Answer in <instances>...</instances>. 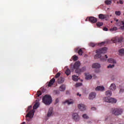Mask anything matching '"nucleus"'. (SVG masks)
Returning a JSON list of instances; mask_svg holds the SVG:
<instances>
[{
    "mask_svg": "<svg viewBox=\"0 0 124 124\" xmlns=\"http://www.w3.org/2000/svg\"><path fill=\"white\" fill-rule=\"evenodd\" d=\"M123 39H124L123 37H116L113 39V41L115 43L117 42H118V43H122V42H123Z\"/></svg>",
    "mask_w": 124,
    "mask_h": 124,
    "instance_id": "6e6552de",
    "label": "nucleus"
},
{
    "mask_svg": "<svg viewBox=\"0 0 124 124\" xmlns=\"http://www.w3.org/2000/svg\"><path fill=\"white\" fill-rule=\"evenodd\" d=\"M112 16V15H110V16Z\"/></svg>",
    "mask_w": 124,
    "mask_h": 124,
    "instance_id": "052dcab7",
    "label": "nucleus"
},
{
    "mask_svg": "<svg viewBox=\"0 0 124 124\" xmlns=\"http://www.w3.org/2000/svg\"><path fill=\"white\" fill-rule=\"evenodd\" d=\"M119 2H120V4H123V3H124V2H123V1L121 0H120L119 1Z\"/></svg>",
    "mask_w": 124,
    "mask_h": 124,
    "instance_id": "3c124183",
    "label": "nucleus"
},
{
    "mask_svg": "<svg viewBox=\"0 0 124 124\" xmlns=\"http://www.w3.org/2000/svg\"><path fill=\"white\" fill-rule=\"evenodd\" d=\"M43 102L46 105H50V104L52 103V97L49 95H45L43 97Z\"/></svg>",
    "mask_w": 124,
    "mask_h": 124,
    "instance_id": "7ed1b4c3",
    "label": "nucleus"
},
{
    "mask_svg": "<svg viewBox=\"0 0 124 124\" xmlns=\"http://www.w3.org/2000/svg\"><path fill=\"white\" fill-rule=\"evenodd\" d=\"M89 46H90V47H94V46H95V44L93 43H90L89 44Z\"/></svg>",
    "mask_w": 124,
    "mask_h": 124,
    "instance_id": "e433bc0d",
    "label": "nucleus"
},
{
    "mask_svg": "<svg viewBox=\"0 0 124 124\" xmlns=\"http://www.w3.org/2000/svg\"><path fill=\"white\" fill-rule=\"evenodd\" d=\"M123 25V26L121 27V30H124V22L123 21H119V22H117L116 23V26H118V27H120V26Z\"/></svg>",
    "mask_w": 124,
    "mask_h": 124,
    "instance_id": "9d476101",
    "label": "nucleus"
},
{
    "mask_svg": "<svg viewBox=\"0 0 124 124\" xmlns=\"http://www.w3.org/2000/svg\"><path fill=\"white\" fill-rule=\"evenodd\" d=\"M59 98H57V99H56V100H55L56 103H59Z\"/></svg>",
    "mask_w": 124,
    "mask_h": 124,
    "instance_id": "09e8293b",
    "label": "nucleus"
},
{
    "mask_svg": "<svg viewBox=\"0 0 124 124\" xmlns=\"http://www.w3.org/2000/svg\"><path fill=\"white\" fill-rule=\"evenodd\" d=\"M108 18H109V16L104 15V19H108Z\"/></svg>",
    "mask_w": 124,
    "mask_h": 124,
    "instance_id": "37998d69",
    "label": "nucleus"
},
{
    "mask_svg": "<svg viewBox=\"0 0 124 124\" xmlns=\"http://www.w3.org/2000/svg\"><path fill=\"white\" fill-rule=\"evenodd\" d=\"M105 44V42H102V43H100L98 44V46H102V45H104Z\"/></svg>",
    "mask_w": 124,
    "mask_h": 124,
    "instance_id": "79ce46f5",
    "label": "nucleus"
},
{
    "mask_svg": "<svg viewBox=\"0 0 124 124\" xmlns=\"http://www.w3.org/2000/svg\"><path fill=\"white\" fill-rule=\"evenodd\" d=\"M109 89L110 90H111V91H115V90L117 89V86H116V85L114 83H112L109 87Z\"/></svg>",
    "mask_w": 124,
    "mask_h": 124,
    "instance_id": "a211bd4d",
    "label": "nucleus"
},
{
    "mask_svg": "<svg viewBox=\"0 0 124 124\" xmlns=\"http://www.w3.org/2000/svg\"><path fill=\"white\" fill-rule=\"evenodd\" d=\"M70 70H69V69H67L66 71H65V74H66V75H67L68 76V75H69L70 74Z\"/></svg>",
    "mask_w": 124,
    "mask_h": 124,
    "instance_id": "c756f323",
    "label": "nucleus"
},
{
    "mask_svg": "<svg viewBox=\"0 0 124 124\" xmlns=\"http://www.w3.org/2000/svg\"><path fill=\"white\" fill-rule=\"evenodd\" d=\"M89 17H87V18L85 19L86 22H87V21H88V20H89Z\"/></svg>",
    "mask_w": 124,
    "mask_h": 124,
    "instance_id": "864d4df0",
    "label": "nucleus"
},
{
    "mask_svg": "<svg viewBox=\"0 0 124 124\" xmlns=\"http://www.w3.org/2000/svg\"><path fill=\"white\" fill-rule=\"evenodd\" d=\"M100 64L97 63H94L92 65L93 68H100Z\"/></svg>",
    "mask_w": 124,
    "mask_h": 124,
    "instance_id": "aec40b11",
    "label": "nucleus"
},
{
    "mask_svg": "<svg viewBox=\"0 0 124 124\" xmlns=\"http://www.w3.org/2000/svg\"><path fill=\"white\" fill-rule=\"evenodd\" d=\"M55 78H53L52 79H51L50 81L49 82L48 84V86L49 87H52V86H53L54 83H55Z\"/></svg>",
    "mask_w": 124,
    "mask_h": 124,
    "instance_id": "2eb2a0df",
    "label": "nucleus"
},
{
    "mask_svg": "<svg viewBox=\"0 0 124 124\" xmlns=\"http://www.w3.org/2000/svg\"><path fill=\"white\" fill-rule=\"evenodd\" d=\"M68 93V92L67 91L66 93Z\"/></svg>",
    "mask_w": 124,
    "mask_h": 124,
    "instance_id": "13d9d810",
    "label": "nucleus"
},
{
    "mask_svg": "<svg viewBox=\"0 0 124 124\" xmlns=\"http://www.w3.org/2000/svg\"><path fill=\"white\" fill-rule=\"evenodd\" d=\"M21 124H26V122H23Z\"/></svg>",
    "mask_w": 124,
    "mask_h": 124,
    "instance_id": "6e6d98bb",
    "label": "nucleus"
},
{
    "mask_svg": "<svg viewBox=\"0 0 124 124\" xmlns=\"http://www.w3.org/2000/svg\"><path fill=\"white\" fill-rule=\"evenodd\" d=\"M89 21H90L91 23H96V22H97V19L94 17L90 16L89 17Z\"/></svg>",
    "mask_w": 124,
    "mask_h": 124,
    "instance_id": "9b49d317",
    "label": "nucleus"
},
{
    "mask_svg": "<svg viewBox=\"0 0 124 124\" xmlns=\"http://www.w3.org/2000/svg\"><path fill=\"white\" fill-rule=\"evenodd\" d=\"M80 86H82L81 83H78L76 84V87L77 88L78 87H80Z\"/></svg>",
    "mask_w": 124,
    "mask_h": 124,
    "instance_id": "58836bf2",
    "label": "nucleus"
},
{
    "mask_svg": "<svg viewBox=\"0 0 124 124\" xmlns=\"http://www.w3.org/2000/svg\"><path fill=\"white\" fill-rule=\"evenodd\" d=\"M115 66V64H109L108 66V68H113Z\"/></svg>",
    "mask_w": 124,
    "mask_h": 124,
    "instance_id": "c9c22d12",
    "label": "nucleus"
},
{
    "mask_svg": "<svg viewBox=\"0 0 124 124\" xmlns=\"http://www.w3.org/2000/svg\"><path fill=\"white\" fill-rule=\"evenodd\" d=\"M111 113L115 116H119V115H122L123 109L122 108H112Z\"/></svg>",
    "mask_w": 124,
    "mask_h": 124,
    "instance_id": "39448f33",
    "label": "nucleus"
},
{
    "mask_svg": "<svg viewBox=\"0 0 124 124\" xmlns=\"http://www.w3.org/2000/svg\"><path fill=\"white\" fill-rule=\"evenodd\" d=\"M119 52L120 54H121L122 55H124V48L120 49L119 50Z\"/></svg>",
    "mask_w": 124,
    "mask_h": 124,
    "instance_id": "cd10ccee",
    "label": "nucleus"
},
{
    "mask_svg": "<svg viewBox=\"0 0 124 124\" xmlns=\"http://www.w3.org/2000/svg\"><path fill=\"white\" fill-rule=\"evenodd\" d=\"M104 90H105V88L103 86H97L95 89L96 91H100L101 92H103Z\"/></svg>",
    "mask_w": 124,
    "mask_h": 124,
    "instance_id": "dca6fc26",
    "label": "nucleus"
},
{
    "mask_svg": "<svg viewBox=\"0 0 124 124\" xmlns=\"http://www.w3.org/2000/svg\"><path fill=\"white\" fill-rule=\"evenodd\" d=\"M105 4H107V5H110L111 3H112V1L109 0H106L105 1Z\"/></svg>",
    "mask_w": 124,
    "mask_h": 124,
    "instance_id": "393cba45",
    "label": "nucleus"
},
{
    "mask_svg": "<svg viewBox=\"0 0 124 124\" xmlns=\"http://www.w3.org/2000/svg\"><path fill=\"white\" fill-rule=\"evenodd\" d=\"M59 90L61 91V92H64V91H65V85L63 84L60 87Z\"/></svg>",
    "mask_w": 124,
    "mask_h": 124,
    "instance_id": "4be33fe9",
    "label": "nucleus"
},
{
    "mask_svg": "<svg viewBox=\"0 0 124 124\" xmlns=\"http://www.w3.org/2000/svg\"><path fill=\"white\" fill-rule=\"evenodd\" d=\"M114 20H115V21L116 22V24H117V23H118L119 22V19H117L116 18L114 19Z\"/></svg>",
    "mask_w": 124,
    "mask_h": 124,
    "instance_id": "8fccbe9b",
    "label": "nucleus"
},
{
    "mask_svg": "<svg viewBox=\"0 0 124 124\" xmlns=\"http://www.w3.org/2000/svg\"><path fill=\"white\" fill-rule=\"evenodd\" d=\"M26 120L28 121H30V119H28V118H27Z\"/></svg>",
    "mask_w": 124,
    "mask_h": 124,
    "instance_id": "4d7b16f0",
    "label": "nucleus"
},
{
    "mask_svg": "<svg viewBox=\"0 0 124 124\" xmlns=\"http://www.w3.org/2000/svg\"><path fill=\"white\" fill-rule=\"evenodd\" d=\"M80 65H81V63L80 62L78 61L76 62L75 64H74V69H76V70H78L80 69H79V67H80Z\"/></svg>",
    "mask_w": 124,
    "mask_h": 124,
    "instance_id": "423d86ee",
    "label": "nucleus"
},
{
    "mask_svg": "<svg viewBox=\"0 0 124 124\" xmlns=\"http://www.w3.org/2000/svg\"><path fill=\"white\" fill-rule=\"evenodd\" d=\"M124 90L123 89H121L119 91V93H124Z\"/></svg>",
    "mask_w": 124,
    "mask_h": 124,
    "instance_id": "c03bdc74",
    "label": "nucleus"
},
{
    "mask_svg": "<svg viewBox=\"0 0 124 124\" xmlns=\"http://www.w3.org/2000/svg\"><path fill=\"white\" fill-rule=\"evenodd\" d=\"M97 27H101V26H103V23L102 22H97L96 23Z\"/></svg>",
    "mask_w": 124,
    "mask_h": 124,
    "instance_id": "72a5a7b5",
    "label": "nucleus"
},
{
    "mask_svg": "<svg viewBox=\"0 0 124 124\" xmlns=\"http://www.w3.org/2000/svg\"><path fill=\"white\" fill-rule=\"evenodd\" d=\"M99 18L101 20H104V15L102 14L99 15Z\"/></svg>",
    "mask_w": 124,
    "mask_h": 124,
    "instance_id": "bb28decb",
    "label": "nucleus"
},
{
    "mask_svg": "<svg viewBox=\"0 0 124 124\" xmlns=\"http://www.w3.org/2000/svg\"><path fill=\"white\" fill-rule=\"evenodd\" d=\"M96 96V93H95L92 92L89 94V99H93V98H95Z\"/></svg>",
    "mask_w": 124,
    "mask_h": 124,
    "instance_id": "4468645a",
    "label": "nucleus"
},
{
    "mask_svg": "<svg viewBox=\"0 0 124 124\" xmlns=\"http://www.w3.org/2000/svg\"><path fill=\"white\" fill-rule=\"evenodd\" d=\"M115 13L117 16H121V11H116L115 12Z\"/></svg>",
    "mask_w": 124,
    "mask_h": 124,
    "instance_id": "7c9ffc66",
    "label": "nucleus"
},
{
    "mask_svg": "<svg viewBox=\"0 0 124 124\" xmlns=\"http://www.w3.org/2000/svg\"><path fill=\"white\" fill-rule=\"evenodd\" d=\"M105 93L106 96H108L104 98V100L105 102H108V103H116L117 102V100L116 99L109 97V96L112 95V92L111 91L108 90L106 91Z\"/></svg>",
    "mask_w": 124,
    "mask_h": 124,
    "instance_id": "f257e3e1",
    "label": "nucleus"
},
{
    "mask_svg": "<svg viewBox=\"0 0 124 124\" xmlns=\"http://www.w3.org/2000/svg\"><path fill=\"white\" fill-rule=\"evenodd\" d=\"M53 114V108H50L47 112V117H51Z\"/></svg>",
    "mask_w": 124,
    "mask_h": 124,
    "instance_id": "6ab92c4d",
    "label": "nucleus"
},
{
    "mask_svg": "<svg viewBox=\"0 0 124 124\" xmlns=\"http://www.w3.org/2000/svg\"><path fill=\"white\" fill-rule=\"evenodd\" d=\"M77 95H79V96H81V94H79V93H78Z\"/></svg>",
    "mask_w": 124,
    "mask_h": 124,
    "instance_id": "5fc2aeb1",
    "label": "nucleus"
},
{
    "mask_svg": "<svg viewBox=\"0 0 124 124\" xmlns=\"http://www.w3.org/2000/svg\"><path fill=\"white\" fill-rule=\"evenodd\" d=\"M86 67H83L81 69H79L78 70H76V72L78 74H81V72H83V71H85Z\"/></svg>",
    "mask_w": 124,
    "mask_h": 124,
    "instance_id": "ddd939ff",
    "label": "nucleus"
},
{
    "mask_svg": "<svg viewBox=\"0 0 124 124\" xmlns=\"http://www.w3.org/2000/svg\"><path fill=\"white\" fill-rule=\"evenodd\" d=\"M73 119L75 120V122H78L80 120V117L78 115V113H75L72 115Z\"/></svg>",
    "mask_w": 124,
    "mask_h": 124,
    "instance_id": "0eeeda50",
    "label": "nucleus"
},
{
    "mask_svg": "<svg viewBox=\"0 0 124 124\" xmlns=\"http://www.w3.org/2000/svg\"><path fill=\"white\" fill-rule=\"evenodd\" d=\"M78 54L79 56H82V55H83V50H82V49L78 50Z\"/></svg>",
    "mask_w": 124,
    "mask_h": 124,
    "instance_id": "c85d7f7f",
    "label": "nucleus"
},
{
    "mask_svg": "<svg viewBox=\"0 0 124 124\" xmlns=\"http://www.w3.org/2000/svg\"><path fill=\"white\" fill-rule=\"evenodd\" d=\"M73 59L74 61H76L78 60V56L76 55H74L73 57Z\"/></svg>",
    "mask_w": 124,
    "mask_h": 124,
    "instance_id": "473e14b6",
    "label": "nucleus"
},
{
    "mask_svg": "<svg viewBox=\"0 0 124 124\" xmlns=\"http://www.w3.org/2000/svg\"><path fill=\"white\" fill-rule=\"evenodd\" d=\"M106 120H107V118H106Z\"/></svg>",
    "mask_w": 124,
    "mask_h": 124,
    "instance_id": "bf43d9fd",
    "label": "nucleus"
},
{
    "mask_svg": "<svg viewBox=\"0 0 124 124\" xmlns=\"http://www.w3.org/2000/svg\"><path fill=\"white\" fill-rule=\"evenodd\" d=\"M64 103H67L68 105H70V104H73V102L71 100H66Z\"/></svg>",
    "mask_w": 124,
    "mask_h": 124,
    "instance_id": "b1692460",
    "label": "nucleus"
},
{
    "mask_svg": "<svg viewBox=\"0 0 124 124\" xmlns=\"http://www.w3.org/2000/svg\"><path fill=\"white\" fill-rule=\"evenodd\" d=\"M106 52H107V47H103L96 50V53L97 54L94 56V59H99V58L101 59V58H103V56L101 57V54H105Z\"/></svg>",
    "mask_w": 124,
    "mask_h": 124,
    "instance_id": "f03ea898",
    "label": "nucleus"
},
{
    "mask_svg": "<svg viewBox=\"0 0 124 124\" xmlns=\"http://www.w3.org/2000/svg\"><path fill=\"white\" fill-rule=\"evenodd\" d=\"M38 107H39V104L38 103H36L33 107V109H37Z\"/></svg>",
    "mask_w": 124,
    "mask_h": 124,
    "instance_id": "a878e982",
    "label": "nucleus"
},
{
    "mask_svg": "<svg viewBox=\"0 0 124 124\" xmlns=\"http://www.w3.org/2000/svg\"><path fill=\"white\" fill-rule=\"evenodd\" d=\"M78 107L81 111H85L86 110V106L82 104H79L78 105Z\"/></svg>",
    "mask_w": 124,
    "mask_h": 124,
    "instance_id": "1a4fd4ad",
    "label": "nucleus"
},
{
    "mask_svg": "<svg viewBox=\"0 0 124 124\" xmlns=\"http://www.w3.org/2000/svg\"><path fill=\"white\" fill-rule=\"evenodd\" d=\"M91 110H92L93 111H94V110H96V108H95V107H92L91 108Z\"/></svg>",
    "mask_w": 124,
    "mask_h": 124,
    "instance_id": "49530a36",
    "label": "nucleus"
},
{
    "mask_svg": "<svg viewBox=\"0 0 124 124\" xmlns=\"http://www.w3.org/2000/svg\"><path fill=\"white\" fill-rule=\"evenodd\" d=\"M60 76H61V73L59 72L55 75V78L57 79V78H59Z\"/></svg>",
    "mask_w": 124,
    "mask_h": 124,
    "instance_id": "f704fd0d",
    "label": "nucleus"
},
{
    "mask_svg": "<svg viewBox=\"0 0 124 124\" xmlns=\"http://www.w3.org/2000/svg\"><path fill=\"white\" fill-rule=\"evenodd\" d=\"M93 78V76L89 74H85V79L86 80H91Z\"/></svg>",
    "mask_w": 124,
    "mask_h": 124,
    "instance_id": "412c9836",
    "label": "nucleus"
},
{
    "mask_svg": "<svg viewBox=\"0 0 124 124\" xmlns=\"http://www.w3.org/2000/svg\"><path fill=\"white\" fill-rule=\"evenodd\" d=\"M118 30V28H117L116 27H114L109 30L110 31H117Z\"/></svg>",
    "mask_w": 124,
    "mask_h": 124,
    "instance_id": "2f4dec72",
    "label": "nucleus"
},
{
    "mask_svg": "<svg viewBox=\"0 0 124 124\" xmlns=\"http://www.w3.org/2000/svg\"><path fill=\"white\" fill-rule=\"evenodd\" d=\"M103 31H108V28L106 27H104L103 28Z\"/></svg>",
    "mask_w": 124,
    "mask_h": 124,
    "instance_id": "a18cd8bd",
    "label": "nucleus"
},
{
    "mask_svg": "<svg viewBox=\"0 0 124 124\" xmlns=\"http://www.w3.org/2000/svg\"><path fill=\"white\" fill-rule=\"evenodd\" d=\"M108 59V56H107V55H106L104 56V57L101 58V62H107L109 63H116L117 62L113 58H109L108 59Z\"/></svg>",
    "mask_w": 124,
    "mask_h": 124,
    "instance_id": "20e7f679",
    "label": "nucleus"
},
{
    "mask_svg": "<svg viewBox=\"0 0 124 124\" xmlns=\"http://www.w3.org/2000/svg\"><path fill=\"white\" fill-rule=\"evenodd\" d=\"M34 114V110H31L26 116V119L27 118H31V115H32V116H33Z\"/></svg>",
    "mask_w": 124,
    "mask_h": 124,
    "instance_id": "f8f14e48",
    "label": "nucleus"
},
{
    "mask_svg": "<svg viewBox=\"0 0 124 124\" xmlns=\"http://www.w3.org/2000/svg\"><path fill=\"white\" fill-rule=\"evenodd\" d=\"M42 94V93L40 91H38L37 93V96H40Z\"/></svg>",
    "mask_w": 124,
    "mask_h": 124,
    "instance_id": "ea45409f",
    "label": "nucleus"
},
{
    "mask_svg": "<svg viewBox=\"0 0 124 124\" xmlns=\"http://www.w3.org/2000/svg\"><path fill=\"white\" fill-rule=\"evenodd\" d=\"M57 82L58 84H62V83L64 82V78L62 77L59 78L57 80Z\"/></svg>",
    "mask_w": 124,
    "mask_h": 124,
    "instance_id": "f3484780",
    "label": "nucleus"
},
{
    "mask_svg": "<svg viewBox=\"0 0 124 124\" xmlns=\"http://www.w3.org/2000/svg\"><path fill=\"white\" fill-rule=\"evenodd\" d=\"M31 108H32L31 106H30L28 107V110H30V109H31Z\"/></svg>",
    "mask_w": 124,
    "mask_h": 124,
    "instance_id": "603ef678",
    "label": "nucleus"
},
{
    "mask_svg": "<svg viewBox=\"0 0 124 124\" xmlns=\"http://www.w3.org/2000/svg\"><path fill=\"white\" fill-rule=\"evenodd\" d=\"M72 79L73 81H75V82H77L78 81V76H76V75H73L72 76Z\"/></svg>",
    "mask_w": 124,
    "mask_h": 124,
    "instance_id": "5701e85b",
    "label": "nucleus"
},
{
    "mask_svg": "<svg viewBox=\"0 0 124 124\" xmlns=\"http://www.w3.org/2000/svg\"><path fill=\"white\" fill-rule=\"evenodd\" d=\"M54 92V93H55V94H60V91L55 90Z\"/></svg>",
    "mask_w": 124,
    "mask_h": 124,
    "instance_id": "a19ab883",
    "label": "nucleus"
},
{
    "mask_svg": "<svg viewBox=\"0 0 124 124\" xmlns=\"http://www.w3.org/2000/svg\"><path fill=\"white\" fill-rule=\"evenodd\" d=\"M78 50H79V48H76L75 49V52L76 53H77V52H78Z\"/></svg>",
    "mask_w": 124,
    "mask_h": 124,
    "instance_id": "de8ad7c7",
    "label": "nucleus"
},
{
    "mask_svg": "<svg viewBox=\"0 0 124 124\" xmlns=\"http://www.w3.org/2000/svg\"><path fill=\"white\" fill-rule=\"evenodd\" d=\"M82 117L84 119H89V117L87 115V114H84L83 115H82Z\"/></svg>",
    "mask_w": 124,
    "mask_h": 124,
    "instance_id": "4c0bfd02",
    "label": "nucleus"
}]
</instances>
